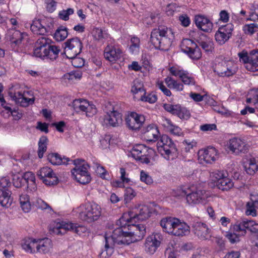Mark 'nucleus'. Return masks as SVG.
<instances>
[{
    "mask_svg": "<svg viewBox=\"0 0 258 258\" xmlns=\"http://www.w3.org/2000/svg\"><path fill=\"white\" fill-rule=\"evenodd\" d=\"M181 49L182 52L187 54L192 59H199L202 56L200 48L190 39H183L181 43Z\"/></svg>",
    "mask_w": 258,
    "mask_h": 258,
    "instance_id": "4468645a",
    "label": "nucleus"
},
{
    "mask_svg": "<svg viewBox=\"0 0 258 258\" xmlns=\"http://www.w3.org/2000/svg\"><path fill=\"white\" fill-rule=\"evenodd\" d=\"M40 179L48 177L51 175H55L52 169L48 167H44L42 168L37 173Z\"/></svg>",
    "mask_w": 258,
    "mask_h": 258,
    "instance_id": "8fccbe9b",
    "label": "nucleus"
},
{
    "mask_svg": "<svg viewBox=\"0 0 258 258\" xmlns=\"http://www.w3.org/2000/svg\"><path fill=\"white\" fill-rule=\"evenodd\" d=\"M175 196H186L189 205H197L203 203L208 197L206 191L200 187L192 185L186 189H179Z\"/></svg>",
    "mask_w": 258,
    "mask_h": 258,
    "instance_id": "20e7f679",
    "label": "nucleus"
},
{
    "mask_svg": "<svg viewBox=\"0 0 258 258\" xmlns=\"http://www.w3.org/2000/svg\"><path fill=\"white\" fill-rule=\"evenodd\" d=\"M164 108L172 114L177 115L180 118L187 119L190 115L189 111L186 108L182 107L179 104H165Z\"/></svg>",
    "mask_w": 258,
    "mask_h": 258,
    "instance_id": "6ab92c4d",
    "label": "nucleus"
},
{
    "mask_svg": "<svg viewBox=\"0 0 258 258\" xmlns=\"http://www.w3.org/2000/svg\"><path fill=\"white\" fill-rule=\"evenodd\" d=\"M189 226L186 223L181 222L178 219L172 235L177 236H183L189 233Z\"/></svg>",
    "mask_w": 258,
    "mask_h": 258,
    "instance_id": "c85d7f7f",
    "label": "nucleus"
},
{
    "mask_svg": "<svg viewBox=\"0 0 258 258\" xmlns=\"http://www.w3.org/2000/svg\"><path fill=\"white\" fill-rule=\"evenodd\" d=\"M68 231H73L79 235L84 233L86 231L85 227L73 224L71 222L61 221L54 223L52 232L56 235H63Z\"/></svg>",
    "mask_w": 258,
    "mask_h": 258,
    "instance_id": "9d476101",
    "label": "nucleus"
},
{
    "mask_svg": "<svg viewBox=\"0 0 258 258\" xmlns=\"http://www.w3.org/2000/svg\"><path fill=\"white\" fill-rule=\"evenodd\" d=\"M180 79L185 85H194L196 83L194 78L187 71L184 72Z\"/></svg>",
    "mask_w": 258,
    "mask_h": 258,
    "instance_id": "4d7b16f0",
    "label": "nucleus"
},
{
    "mask_svg": "<svg viewBox=\"0 0 258 258\" xmlns=\"http://www.w3.org/2000/svg\"><path fill=\"white\" fill-rule=\"evenodd\" d=\"M150 211L146 205H138L135 206L128 214H124L119 219L120 223L136 222V221H144L150 217Z\"/></svg>",
    "mask_w": 258,
    "mask_h": 258,
    "instance_id": "423d86ee",
    "label": "nucleus"
},
{
    "mask_svg": "<svg viewBox=\"0 0 258 258\" xmlns=\"http://www.w3.org/2000/svg\"><path fill=\"white\" fill-rule=\"evenodd\" d=\"M243 30L245 34L252 35L258 30V25L254 23L246 25L243 27Z\"/></svg>",
    "mask_w": 258,
    "mask_h": 258,
    "instance_id": "0e129e2a",
    "label": "nucleus"
},
{
    "mask_svg": "<svg viewBox=\"0 0 258 258\" xmlns=\"http://www.w3.org/2000/svg\"><path fill=\"white\" fill-rule=\"evenodd\" d=\"M240 60L245 64V68L251 72L258 71V49L251 50L249 53L242 51L238 54Z\"/></svg>",
    "mask_w": 258,
    "mask_h": 258,
    "instance_id": "9b49d317",
    "label": "nucleus"
},
{
    "mask_svg": "<svg viewBox=\"0 0 258 258\" xmlns=\"http://www.w3.org/2000/svg\"><path fill=\"white\" fill-rule=\"evenodd\" d=\"M195 21L197 27L201 30L206 32L212 31L213 23L207 18L201 15L196 16Z\"/></svg>",
    "mask_w": 258,
    "mask_h": 258,
    "instance_id": "b1692460",
    "label": "nucleus"
},
{
    "mask_svg": "<svg viewBox=\"0 0 258 258\" xmlns=\"http://www.w3.org/2000/svg\"><path fill=\"white\" fill-rule=\"evenodd\" d=\"M19 200L22 210L25 213L29 212L31 210V205L28 196L26 195H21L20 197Z\"/></svg>",
    "mask_w": 258,
    "mask_h": 258,
    "instance_id": "a19ab883",
    "label": "nucleus"
},
{
    "mask_svg": "<svg viewBox=\"0 0 258 258\" xmlns=\"http://www.w3.org/2000/svg\"><path fill=\"white\" fill-rule=\"evenodd\" d=\"M145 91L143 84L140 80H135L133 83L131 92L134 94H137L139 92L144 93Z\"/></svg>",
    "mask_w": 258,
    "mask_h": 258,
    "instance_id": "a18cd8bd",
    "label": "nucleus"
},
{
    "mask_svg": "<svg viewBox=\"0 0 258 258\" xmlns=\"http://www.w3.org/2000/svg\"><path fill=\"white\" fill-rule=\"evenodd\" d=\"M145 118L144 115L135 112H131L125 118L127 126L132 130H139L144 123Z\"/></svg>",
    "mask_w": 258,
    "mask_h": 258,
    "instance_id": "f3484780",
    "label": "nucleus"
},
{
    "mask_svg": "<svg viewBox=\"0 0 258 258\" xmlns=\"http://www.w3.org/2000/svg\"><path fill=\"white\" fill-rule=\"evenodd\" d=\"M120 231L119 229L114 230L111 235L107 236L106 234L105 235V249L100 253L99 255L100 258H109L113 253L115 244H122L121 242L118 241L119 239L116 237Z\"/></svg>",
    "mask_w": 258,
    "mask_h": 258,
    "instance_id": "f8f14e48",
    "label": "nucleus"
},
{
    "mask_svg": "<svg viewBox=\"0 0 258 258\" xmlns=\"http://www.w3.org/2000/svg\"><path fill=\"white\" fill-rule=\"evenodd\" d=\"M104 55L106 59L114 62L120 58L121 51L112 46H107L104 49Z\"/></svg>",
    "mask_w": 258,
    "mask_h": 258,
    "instance_id": "393cba45",
    "label": "nucleus"
},
{
    "mask_svg": "<svg viewBox=\"0 0 258 258\" xmlns=\"http://www.w3.org/2000/svg\"><path fill=\"white\" fill-rule=\"evenodd\" d=\"M136 196L135 191L131 187H128L126 188L124 195V201L125 204L130 202Z\"/></svg>",
    "mask_w": 258,
    "mask_h": 258,
    "instance_id": "6e6d98bb",
    "label": "nucleus"
},
{
    "mask_svg": "<svg viewBox=\"0 0 258 258\" xmlns=\"http://www.w3.org/2000/svg\"><path fill=\"white\" fill-rule=\"evenodd\" d=\"M48 160L53 165H58L61 164H69V162L71 160L68 157H62L59 154L55 153H52L48 154Z\"/></svg>",
    "mask_w": 258,
    "mask_h": 258,
    "instance_id": "c756f323",
    "label": "nucleus"
},
{
    "mask_svg": "<svg viewBox=\"0 0 258 258\" xmlns=\"http://www.w3.org/2000/svg\"><path fill=\"white\" fill-rule=\"evenodd\" d=\"M93 35L95 39L98 40L108 37L107 33L99 28H95L93 30Z\"/></svg>",
    "mask_w": 258,
    "mask_h": 258,
    "instance_id": "680f3d73",
    "label": "nucleus"
},
{
    "mask_svg": "<svg viewBox=\"0 0 258 258\" xmlns=\"http://www.w3.org/2000/svg\"><path fill=\"white\" fill-rule=\"evenodd\" d=\"M146 148L143 145H139L134 147L133 149L132 155L137 159L140 160L143 156L146 155Z\"/></svg>",
    "mask_w": 258,
    "mask_h": 258,
    "instance_id": "ea45409f",
    "label": "nucleus"
},
{
    "mask_svg": "<svg viewBox=\"0 0 258 258\" xmlns=\"http://www.w3.org/2000/svg\"><path fill=\"white\" fill-rule=\"evenodd\" d=\"M96 172L102 179H107L106 175H108L107 171L104 167L98 163H95Z\"/></svg>",
    "mask_w": 258,
    "mask_h": 258,
    "instance_id": "338daca9",
    "label": "nucleus"
},
{
    "mask_svg": "<svg viewBox=\"0 0 258 258\" xmlns=\"http://www.w3.org/2000/svg\"><path fill=\"white\" fill-rule=\"evenodd\" d=\"M214 72L220 77H229L235 73L234 64L232 61L222 60L215 64Z\"/></svg>",
    "mask_w": 258,
    "mask_h": 258,
    "instance_id": "dca6fc26",
    "label": "nucleus"
},
{
    "mask_svg": "<svg viewBox=\"0 0 258 258\" xmlns=\"http://www.w3.org/2000/svg\"><path fill=\"white\" fill-rule=\"evenodd\" d=\"M43 182L47 185H55L58 183V178L55 175H51L48 177H45L41 179Z\"/></svg>",
    "mask_w": 258,
    "mask_h": 258,
    "instance_id": "69168bd1",
    "label": "nucleus"
},
{
    "mask_svg": "<svg viewBox=\"0 0 258 258\" xmlns=\"http://www.w3.org/2000/svg\"><path fill=\"white\" fill-rule=\"evenodd\" d=\"M64 77L69 80L74 81V80H79L81 78L82 73L79 70L74 71L65 75Z\"/></svg>",
    "mask_w": 258,
    "mask_h": 258,
    "instance_id": "e2e57ef3",
    "label": "nucleus"
},
{
    "mask_svg": "<svg viewBox=\"0 0 258 258\" xmlns=\"http://www.w3.org/2000/svg\"><path fill=\"white\" fill-rule=\"evenodd\" d=\"M33 205L35 206L37 208L41 210H48V211H51L52 210L51 208L43 200L39 198H34L32 200Z\"/></svg>",
    "mask_w": 258,
    "mask_h": 258,
    "instance_id": "37998d69",
    "label": "nucleus"
},
{
    "mask_svg": "<svg viewBox=\"0 0 258 258\" xmlns=\"http://www.w3.org/2000/svg\"><path fill=\"white\" fill-rule=\"evenodd\" d=\"M140 100L142 101L147 102L150 103H154L157 101V96L153 93L146 94L145 91L143 93V95L141 96Z\"/></svg>",
    "mask_w": 258,
    "mask_h": 258,
    "instance_id": "3c124183",
    "label": "nucleus"
},
{
    "mask_svg": "<svg viewBox=\"0 0 258 258\" xmlns=\"http://www.w3.org/2000/svg\"><path fill=\"white\" fill-rule=\"evenodd\" d=\"M193 231L200 239L205 240L209 239L211 235L207 225L201 222H195L192 225Z\"/></svg>",
    "mask_w": 258,
    "mask_h": 258,
    "instance_id": "4be33fe9",
    "label": "nucleus"
},
{
    "mask_svg": "<svg viewBox=\"0 0 258 258\" xmlns=\"http://www.w3.org/2000/svg\"><path fill=\"white\" fill-rule=\"evenodd\" d=\"M22 248L27 252L34 253L37 252V239L28 238L22 242Z\"/></svg>",
    "mask_w": 258,
    "mask_h": 258,
    "instance_id": "7c9ffc66",
    "label": "nucleus"
},
{
    "mask_svg": "<svg viewBox=\"0 0 258 258\" xmlns=\"http://www.w3.org/2000/svg\"><path fill=\"white\" fill-rule=\"evenodd\" d=\"M198 154L199 160L207 163L211 164L218 158L217 151L214 147H208L207 149L201 150Z\"/></svg>",
    "mask_w": 258,
    "mask_h": 258,
    "instance_id": "412c9836",
    "label": "nucleus"
},
{
    "mask_svg": "<svg viewBox=\"0 0 258 258\" xmlns=\"http://www.w3.org/2000/svg\"><path fill=\"white\" fill-rule=\"evenodd\" d=\"M243 167L247 174L253 175L258 170V162L254 158H250L247 163L243 164Z\"/></svg>",
    "mask_w": 258,
    "mask_h": 258,
    "instance_id": "f704fd0d",
    "label": "nucleus"
},
{
    "mask_svg": "<svg viewBox=\"0 0 258 258\" xmlns=\"http://www.w3.org/2000/svg\"><path fill=\"white\" fill-rule=\"evenodd\" d=\"M64 44V53L68 58H74L81 53L83 46L78 38L68 39Z\"/></svg>",
    "mask_w": 258,
    "mask_h": 258,
    "instance_id": "ddd939ff",
    "label": "nucleus"
},
{
    "mask_svg": "<svg viewBox=\"0 0 258 258\" xmlns=\"http://www.w3.org/2000/svg\"><path fill=\"white\" fill-rule=\"evenodd\" d=\"M27 34L15 29H9L6 34V38L10 42L11 47L16 51H22L24 47V42Z\"/></svg>",
    "mask_w": 258,
    "mask_h": 258,
    "instance_id": "1a4fd4ad",
    "label": "nucleus"
},
{
    "mask_svg": "<svg viewBox=\"0 0 258 258\" xmlns=\"http://www.w3.org/2000/svg\"><path fill=\"white\" fill-rule=\"evenodd\" d=\"M177 220L178 219L176 218L165 217L160 221V225L164 231L172 235L173 231H174Z\"/></svg>",
    "mask_w": 258,
    "mask_h": 258,
    "instance_id": "a878e982",
    "label": "nucleus"
},
{
    "mask_svg": "<svg viewBox=\"0 0 258 258\" xmlns=\"http://www.w3.org/2000/svg\"><path fill=\"white\" fill-rule=\"evenodd\" d=\"M233 230L235 232H241V235H244L246 232V220L237 221L233 226Z\"/></svg>",
    "mask_w": 258,
    "mask_h": 258,
    "instance_id": "de8ad7c7",
    "label": "nucleus"
},
{
    "mask_svg": "<svg viewBox=\"0 0 258 258\" xmlns=\"http://www.w3.org/2000/svg\"><path fill=\"white\" fill-rule=\"evenodd\" d=\"M24 178L20 174H14L13 175V183L15 187L20 188L24 184Z\"/></svg>",
    "mask_w": 258,
    "mask_h": 258,
    "instance_id": "052dcab7",
    "label": "nucleus"
},
{
    "mask_svg": "<svg viewBox=\"0 0 258 258\" xmlns=\"http://www.w3.org/2000/svg\"><path fill=\"white\" fill-rule=\"evenodd\" d=\"M158 151L166 159L169 160L170 156L175 154L177 149L172 141V145H169V144L165 145L164 147L158 148Z\"/></svg>",
    "mask_w": 258,
    "mask_h": 258,
    "instance_id": "473e14b6",
    "label": "nucleus"
},
{
    "mask_svg": "<svg viewBox=\"0 0 258 258\" xmlns=\"http://www.w3.org/2000/svg\"><path fill=\"white\" fill-rule=\"evenodd\" d=\"M229 150L236 154L245 153L248 149L247 145L242 140L238 138L230 139L228 143Z\"/></svg>",
    "mask_w": 258,
    "mask_h": 258,
    "instance_id": "aec40b11",
    "label": "nucleus"
},
{
    "mask_svg": "<svg viewBox=\"0 0 258 258\" xmlns=\"http://www.w3.org/2000/svg\"><path fill=\"white\" fill-rule=\"evenodd\" d=\"M164 81L170 89L175 90L177 91H180L183 89V85L171 77H167L165 79Z\"/></svg>",
    "mask_w": 258,
    "mask_h": 258,
    "instance_id": "4c0bfd02",
    "label": "nucleus"
},
{
    "mask_svg": "<svg viewBox=\"0 0 258 258\" xmlns=\"http://www.w3.org/2000/svg\"><path fill=\"white\" fill-rule=\"evenodd\" d=\"M104 122L107 125L117 126L122 122L121 114L116 111H111L105 115Z\"/></svg>",
    "mask_w": 258,
    "mask_h": 258,
    "instance_id": "5701e85b",
    "label": "nucleus"
},
{
    "mask_svg": "<svg viewBox=\"0 0 258 258\" xmlns=\"http://www.w3.org/2000/svg\"><path fill=\"white\" fill-rule=\"evenodd\" d=\"M198 42L199 45L206 51H212L214 49V43L213 41L205 35H202Z\"/></svg>",
    "mask_w": 258,
    "mask_h": 258,
    "instance_id": "c9c22d12",
    "label": "nucleus"
},
{
    "mask_svg": "<svg viewBox=\"0 0 258 258\" xmlns=\"http://www.w3.org/2000/svg\"><path fill=\"white\" fill-rule=\"evenodd\" d=\"M31 30L33 33L37 35H43L47 33L46 28L39 20H35L33 21L31 25Z\"/></svg>",
    "mask_w": 258,
    "mask_h": 258,
    "instance_id": "72a5a7b5",
    "label": "nucleus"
},
{
    "mask_svg": "<svg viewBox=\"0 0 258 258\" xmlns=\"http://www.w3.org/2000/svg\"><path fill=\"white\" fill-rule=\"evenodd\" d=\"M9 96L17 104L22 107H27L34 103L35 98H29L27 96H33L31 91L22 92L21 86L19 84L12 85L8 91Z\"/></svg>",
    "mask_w": 258,
    "mask_h": 258,
    "instance_id": "39448f33",
    "label": "nucleus"
},
{
    "mask_svg": "<svg viewBox=\"0 0 258 258\" xmlns=\"http://www.w3.org/2000/svg\"><path fill=\"white\" fill-rule=\"evenodd\" d=\"M226 173H224L223 171L217 170L210 173V178L212 181L216 183L217 185L219 181L226 175Z\"/></svg>",
    "mask_w": 258,
    "mask_h": 258,
    "instance_id": "09e8293b",
    "label": "nucleus"
},
{
    "mask_svg": "<svg viewBox=\"0 0 258 258\" xmlns=\"http://www.w3.org/2000/svg\"><path fill=\"white\" fill-rule=\"evenodd\" d=\"M24 182L27 183L28 185H32L35 186V177L34 174L32 172H26L23 175Z\"/></svg>",
    "mask_w": 258,
    "mask_h": 258,
    "instance_id": "603ef678",
    "label": "nucleus"
},
{
    "mask_svg": "<svg viewBox=\"0 0 258 258\" xmlns=\"http://www.w3.org/2000/svg\"><path fill=\"white\" fill-rule=\"evenodd\" d=\"M71 162L75 165V167L71 171L74 178L81 184L88 183L91 179L88 171L89 165L85 160L79 159L71 160Z\"/></svg>",
    "mask_w": 258,
    "mask_h": 258,
    "instance_id": "0eeeda50",
    "label": "nucleus"
},
{
    "mask_svg": "<svg viewBox=\"0 0 258 258\" xmlns=\"http://www.w3.org/2000/svg\"><path fill=\"white\" fill-rule=\"evenodd\" d=\"M174 38V32L171 28L160 26L151 32L150 42L156 49L166 50L171 45Z\"/></svg>",
    "mask_w": 258,
    "mask_h": 258,
    "instance_id": "f03ea898",
    "label": "nucleus"
},
{
    "mask_svg": "<svg viewBox=\"0 0 258 258\" xmlns=\"http://www.w3.org/2000/svg\"><path fill=\"white\" fill-rule=\"evenodd\" d=\"M234 183L231 179L225 176L221 179L216 185L217 187L222 190H228L233 186Z\"/></svg>",
    "mask_w": 258,
    "mask_h": 258,
    "instance_id": "58836bf2",
    "label": "nucleus"
},
{
    "mask_svg": "<svg viewBox=\"0 0 258 258\" xmlns=\"http://www.w3.org/2000/svg\"><path fill=\"white\" fill-rule=\"evenodd\" d=\"M144 135L147 141L156 142L158 139L159 132L154 125H149L145 128Z\"/></svg>",
    "mask_w": 258,
    "mask_h": 258,
    "instance_id": "cd10ccee",
    "label": "nucleus"
},
{
    "mask_svg": "<svg viewBox=\"0 0 258 258\" xmlns=\"http://www.w3.org/2000/svg\"><path fill=\"white\" fill-rule=\"evenodd\" d=\"M51 40L46 37H41L38 39L35 43L34 54L36 57L55 59L60 51V49L56 45H51Z\"/></svg>",
    "mask_w": 258,
    "mask_h": 258,
    "instance_id": "7ed1b4c3",
    "label": "nucleus"
},
{
    "mask_svg": "<svg viewBox=\"0 0 258 258\" xmlns=\"http://www.w3.org/2000/svg\"><path fill=\"white\" fill-rule=\"evenodd\" d=\"M47 142L48 139L45 136H42L39 139L38 150V155L39 158L43 157L44 153L46 151Z\"/></svg>",
    "mask_w": 258,
    "mask_h": 258,
    "instance_id": "79ce46f5",
    "label": "nucleus"
},
{
    "mask_svg": "<svg viewBox=\"0 0 258 258\" xmlns=\"http://www.w3.org/2000/svg\"><path fill=\"white\" fill-rule=\"evenodd\" d=\"M164 108L172 114L177 115L180 118L187 119L190 115L189 111L186 108L182 107L179 104H165Z\"/></svg>",
    "mask_w": 258,
    "mask_h": 258,
    "instance_id": "a211bd4d",
    "label": "nucleus"
},
{
    "mask_svg": "<svg viewBox=\"0 0 258 258\" xmlns=\"http://www.w3.org/2000/svg\"><path fill=\"white\" fill-rule=\"evenodd\" d=\"M162 236L160 233H153L148 236L145 242V250L150 254H154L161 244Z\"/></svg>",
    "mask_w": 258,
    "mask_h": 258,
    "instance_id": "2eb2a0df",
    "label": "nucleus"
},
{
    "mask_svg": "<svg viewBox=\"0 0 258 258\" xmlns=\"http://www.w3.org/2000/svg\"><path fill=\"white\" fill-rule=\"evenodd\" d=\"M258 206V201H255V202L250 201L247 203L246 207V209L245 211V214L246 215H251L252 216H256V210L255 207Z\"/></svg>",
    "mask_w": 258,
    "mask_h": 258,
    "instance_id": "49530a36",
    "label": "nucleus"
},
{
    "mask_svg": "<svg viewBox=\"0 0 258 258\" xmlns=\"http://www.w3.org/2000/svg\"><path fill=\"white\" fill-rule=\"evenodd\" d=\"M140 180L147 185H150L153 182L152 177L144 170H142L140 172Z\"/></svg>",
    "mask_w": 258,
    "mask_h": 258,
    "instance_id": "bf43d9fd",
    "label": "nucleus"
},
{
    "mask_svg": "<svg viewBox=\"0 0 258 258\" xmlns=\"http://www.w3.org/2000/svg\"><path fill=\"white\" fill-rule=\"evenodd\" d=\"M79 218L85 221L92 222L98 220L101 214L100 207L95 203H86L78 209Z\"/></svg>",
    "mask_w": 258,
    "mask_h": 258,
    "instance_id": "6e6552de",
    "label": "nucleus"
},
{
    "mask_svg": "<svg viewBox=\"0 0 258 258\" xmlns=\"http://www.w3.org/2000/svg\"><path fill=\"white\" fill-rule=\"evenodd\" d=\"M133 222H126L122 225L120 227L115 230H120L121 231L119 234L116 235L118 241L122 244L128 245L131 243L141 240L145 235L146 233V227L142 224H135Z\"/></svg>",
    "mask_w": 258,
    "mask_h": 258,
    "instance_id": "f257e3e1",
    "label": "nucleus"
},
{
    "mask_svg": "<svg viewBox=\"0 0 258 258\" xmlns=\"http://www.w3.org/2000/svg\"><path fill=\"white\" fill-rule=\"evenodd\" d=\"M131 44L130 47V51L132 53L138 52L140 47V39L138 37H133L131 40Z\"/></svg>",
    "mask_w": 258,
    "mask_h": 258,
    "instance_id": "13d9d810",
    "label": "nucleus"
},
{
    "mask_svg": "<svg viewBox=\"0 0 258 258\" xmlns=\"http://www.w3.org/2000/svg\"><path fill=\"white\" fill-rule=\"evenodd\" d=\"M68 35L67 29L63 26H60L55 32L54 38L57 41H60L66 39Z\"/></svg>",
    "mask_w": 258,
    "mask_h": 258,
    "instance_id": "c03bdc74",
    "label": "nucleus"
},
{
    "mask_svg": "<svg viewBox=\"0 0 258 258\" xmlns=\"http://www.w3.org/2000/svg\"><path fill=\"white\" fill-rule=\"evenodd\" d=\"M216 41L220 45L224 44L230 37L219 29L215 35Z\"/></svg>",
    "mask_w": 258,
    "mask_h": 258,
    "instance_id": "864d4df0",
    "label": "nucleus"
},
{
    "mask_svg": "<svg viewBox=\"0 0 258 258\" xmlns=\"http://www.w3.org/2000/svg\"><path fill=\"white\" fill-rule=\"evenodd\" d=\"M87 102L85 99H75L72 103V107L76 112L83 113Z\"/></svg>",
    "mask_w": 258,
    "mask_h": 258,
    "instance_id": "e433bc0d",
    "label": "nucleus"
},
{
    "mask_svg": "<svg viewBox=\"0 0 258 258\" xmlns=\"http://www.w3.org/2000/svg\"><path fill=\"white\" fill-rule=\"evenodd\" d=\"M172 142L171 139H170L167 136L163 135L161 137L159 141H158L157 144V148H161V147H164L165 145H172Z\"/></svg>",
    "mask_w": 258,
    "mask_h": 258,
    "instance_id": "774afa93",
    "label": "nucleus"
},
{
    "mask_svg": "<svg viewBox=\"0 0 258 258\" xmlns=\"http://www.w3.org/2000/svg\"><path fill=\"white\" fill-rule=\"evenodd\" d=\"M52 248L51 240L45 238L37 239V252L41 253H47L50 251Z\"/></svg>",
    "mask_w": 258,
    "mask_h": 258,
    "instance_id": "bb28decb",
    "label": "nucleus"
},
{
    "mask_svg": "<svg viewBox=\"0 0 258 258\" xmlns=\"http://www.w3.org/2000/svg\"><path fill=\"white\" fill-rule=\"evenodd\" d=\"M11 192L8 189H0V203L5 208H9L13 202L11 197Z\"/></svg>",
    "mask_w": 258,
    "mask_h": 258,
    "instance_id": "2f4dec72",
    "label": "nucleus"
},
{
    "mask_svg": "<svg viewBox=\"0 0 258 258\" xmlns=\"http://www.w3.org/2000/svg\"><path fill=\"white\" fill-rule=\"evenodd\" d=\"M86 106L84 113L87 116H93L97 113V109L93 103L88 101Z\"/></svg>",
    "mask_w": 258,
    "mask_h": 258,
    "instance_id": "5fc2aeb1",
    "label": "nucleus"
}]
</instances>
